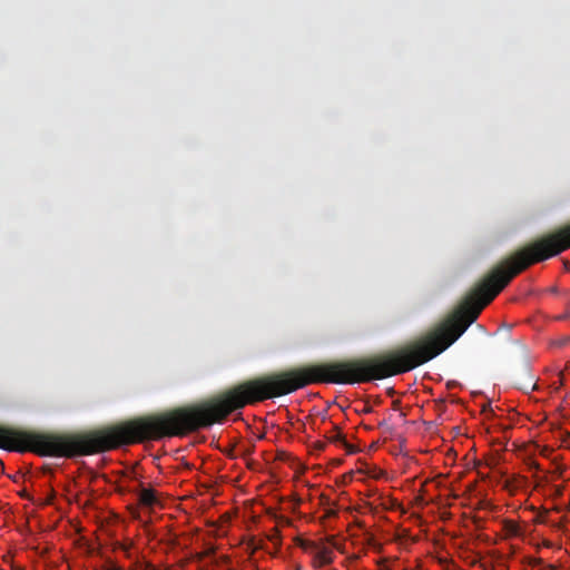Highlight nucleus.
<instances>
[{
	"label": "nucleus",
	"instance_id": "nucleus-5",
	"mask_svg": "<svg viewBox=\"0 0 570 570\" xmlns=\"http://www.w3.org/2000/svg\"><path fill=\"white\" fill-rule=\"evenodd\" d=\"M524 375L527 376V380L519 383V387L524 391H532L535 389V383L533 381V376L530 374L528 368H524Z\"/></svg>",
	"mask_w": 570,
	"mask_h": 570
},
{
	"label": "nucleus",
	"instance_id": "nucleus-4",
	"mask_svg": "<svg viewBox=\"0 0 570 570\" xmlns=\"http://www.w3.org/2000/svg\"><path fill=\"white\" fill-rule=\"evenodd\" d=\"M503 530L507 532L508 535L519 537L521 534L520 525L513 520H504Z\"/></svg>",
	"mask_w": 570,
	"mask_h": 570
},
{
	"label": "nucleus",
	"instance_id": "nucleus-1",
	"mask_svg": "<svg viewBox=\"0 0 570 570\" xmlns=\"http://www.w3.org/2000/svg\"><path fill=\"white\" fill-rule=\"evenodd\" d=\"M301 547L313 554V564L315 568H322L333 562V551L327 547L306 540L301 541Z\"/></svg>",
	"mask_w": 570,
	"mask_h": 570
},
{
	"label": "nucleus",
	"instance_id": "nucleus-7",
	"mask_svg": "<svg viewBox=\"0 0 570 570\" xmlns=\"http://www.w3.org/2000/svg\"><path fill=\"white\" fill-rule=\"evenodd\" d=\"M213 553H214V549L210 548V549H207L206 551H204L202 557L203 558L210 557Z\"/></svg>",
	"mask_w": 570,
	"mask_h": 570
},
{
	"label": "nucleus",
	"instance_id": "nucleus-6",
	"mask_svg": "<svg viewBox=\"0 0 570 570\" xmlns=\"http://www.w3.org/2000/svg\"><path fill=\"white\" fill-rule=\"evenodd\" d=\"M117 548H118V549H120V550H122V551L126 553V556H127L128 558L130 557V554H129V547H128V546H126V544H124V543L118 542V543H117Z\"/></svg>",
	"mask_w": 570,
	"mask_h": 570
},
{
	"label": "nucleus",
	"instance_id": "nucleus-2",
	"mask_svg": "<svg viewBox=\"0 0 570 570\" xmlns=\"http://www.w3.org/2000/svg\"><path fill=\"white\" fill-rule=\"evenodd\" d=\"M157 502L155 491L151 489H141L138 493V503L146 508H153Z\"/></svg>",
	"mask_w": 570,
	"mask_h": 570
},
{
	"label": "nucleus",
	"instance_id": "nucleus-3",
	"mask_svg": "<svg viewBox=\"0 0 570 570\" xmlns=\"http://www.w3.org/2000/svg\"><path fill=\"white\" fill-rule=\"evenodd\" d=\"M327 440L332 443H341L348 453L354 452L353 448L346 442L344 435L336 428H334V433L327 436Z\"/></svg>",
	"mask_w": 570,
	"mask_h": 570
},
{
	"label": "nucleus",
	"instance_id": "nucleus-8",
	"mask_svg": "<svg viewBox=\"0 0 570 570\" xmlns=\"http://www.w3.org/2000/svg\"><path fill=\"white\" fill-rule=\"evenodd\" d=\"M326 444L324 442H317L316 443V448L320 450V451H323L325 449Z\"/></svg>",
	"mask_w": 570,
	"mask_h": 570
}]
</instances>
